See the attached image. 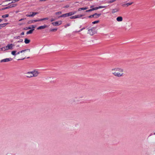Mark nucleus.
Instances as JSON below:
<instances>
[{
	"instance_id": "nucleus-21",
	"label": "nucleus",
	"mask_w": 155,
	"mask_h": 155,
	"mask_svg": "<svg viewBox=\"0 0 155 155\" xmlns=\"http://www.w3.org/2000/svg\"><path fill=\"white\" fill-rule=\"evenodd\" d=\"M16 51H12L11 52V54L15 56L17 54V53H16Z\"/></svg>"
},
{
	"instance_id": "nucleus-40",
	"label": "nucleus",
	"mask_w": 155,
	"mask_h": 155,
	"mask_svg": "<svg viewBox=\"0 0 155 155\" xmlns=\"http://www.w3.org/2000/svg\"><path fill=\"white\" fill-rule=\"evenodd\" d=\"M6 155H14L11 153H8Z\"/></svg>"
},
{
	"instance_id": "nucleus-34",
	"label": "nucleus",
	"mask_w": 155,
	"mask_h": 155,
	"mask_svg": "<svg viewBox=\"0 0 155 155\" xmlns=\"http://www.w3.org/2000/svg\"><path fill=\"white\" fill-rule=\"evenodd\" d=\"M93 11V10H92V9H89L88 10H87L86 11V12H91V11Z\"/></svg>"
},
{
	"instance_id": "nucleus-60",
	"label": "nucleus",
	"mask_w": 155,
	"mask_h": 155,
	"mask_svg": "<svg viewBox=\"0 0 155 155\" xmlns=\"http://www.w3.org/2000/svg\"><path fill=\"white\" fill-rule=\"evenodd\" d=\"M82 97H80V98H82Z\"/></svg>"
},
{
	"instance_id": "nucleus-27",
	"label": "nucleus",
	"mask_w": 155,
	"mask_h": 155,
	"mask_svg": "<svg viewBox=\"0 0 155 155\" xmlns=\"http://www.w3.org/2000/svg\"><path fill=\"white\" fill-rule=\"evenodd\" d=\"M99 22V20L93 22H92V23L93 24H94L98 23Z\"/></svg>"
},
{
	"instance_id": "nucleus-64",
	"label": "nucleus",
	"mask_w": 155,
	"mask_h": 155,
	"mask_svg": "<svg viewBox=\"0 0 155 155\" xmlns=\"http://www.w3.org/2000/svg\"><path fill=\"white\" fill-rule=\"evenodd\" d=\"M8 1V0L6 1Z\"/></svg>"
},
{
	"instance_id": "nucleus-26",
	"label": "nucleus",
	"mask_w": 155,
	"mask_h": 155,
	"mask_svg": "<svg viewBox=\"0 0 155 155\" xmlns=\"http://www.w3.org/2000/svg\"><path fill=\"white\" fill-rule=\"evenodd\" d=\"M8 16H9L8 14H6V15H2V17L3 18H6V17H8Z\"/></svg>"
},
{
	"instance_id": "nucleus-29",
	"label": "nucleus",
	"mask_w": 155,
	"mask_h": 155,
	"mask_svg": "<svg viewBox=\"0 0 155 155\" xmlns=\"http://www.w3.org/2000/svg\"><path fill=\"white\" fill-rule=\"evenodd\" d=\"M70 18L71 19H75V18H76V15H74V16H71V17Z\"/></svg>"
},
{
	"instance_id": "nucleus-54",
	"label": "nucleus",
	"mask_w": 155,
	"mask_h": 155,
	"mask_svg": "<svg viewBox=\"0 0 155 155\" xmlns=\"http://www.w3.org/2000/svg\"><path fill=\"white\" fill-rule=\"evenodd\" d=\"M46 0H40V1H41V2H42V1H46Z\"/></svg>"
},
{
	"instance_id": "nucleus-14",
	"label": "nucleus",
	"mask_w": 155,
	"mask_h": 155,
	"mask_svg": "<svg viewBox=\"0 0 155 155\" xmlns=\"http://www.w3.org/2000/svg\"><path fill=\"white\" fill-rule=\"evenodd\" d=\"M68 17L67 15V13L62 15H61L58 17V18L62 17Z\"/></svg>"
},
{
	"instance_id": "nucleus-33",
	"label": "nucleus",
	"mask_w": 155,
	"mask_h": 155,
	"mask_svg": "<svg viewBox=\"0 0 155 155\" xmlns=\"http://www.w3.org/2000/svg\"><path fill=\"white\" fill-rule=\"evenodd\" d=\"M88 9V8L86 7H85V8H81V9L82 10H86V9Z\"/></svg>"
},
{
	"instance_id": "nucleus-12",
	"label": "nucleus",
	"mask_w": 155,
	"mask_h": 155,
	"mask_svg": "<svg viewBox=\"0 0 155 155\" xmlns=\"http://www.w3.org/2000/svg\"><path fill=\"white\" fill-rule=\"evenodd\" d=\"M38 21H39V19L38 20H34L32 21H29L28 23V24H30L32 22H36Z\"/></svg>"
},
{
	"instance_id": "nucleus-31",
	"label": "nucleus",
	"mask_w": 155,
	"mask_h": 155,
	"mask_svg": "<svg viewBox=\"0 0 155 155\" xmlns=\"http://www.w3.org/2000/svg\"><path fill=\"white\" fill-rule=\"evenodd\" d=\"M92 9L93 11L97 10V9H98V7L93 8H92Z\"/></svg>"
},
{
	"instance_id": "nucleus-52",
	"label": "nucleus",
	"mask_w": 155,
	"mask_h": 155,
	"mask_svg": "<svg viewBox=\"0 0 155 155\" xmlns=\"http://www.w3.org/2000/svg\"><path fill=\"white\" fill-rule=\"evenodd\" d=\"M13 1H15V2H18V1H19V0H13Z\"/></svg>"
},
{
	"instance_id": "nucleus-47",
	"label": "nucleus",
	"mask_w": 155,
	"mask_h": 155,
	"mask_svg": "<svg viewBox=\"0 0 155 155\" xmlns=\"http://www.w3.org/2000/svg\"><path fill=\"white\" fill-rule=\"evenodd\" d=\"M81 9V8H79L78 9V11H81V10H82V9Z\"/></svg>"
},
{
	"instance_id": "nucleus-43",
	"label": "nucleus",
	"mask_w": 155,
	"mask_h": 155,
	"mask_svg": "<svg viewBox=\"0 0 155 155\" xmlns=\"http://www.w3.org/2000/svg\"><path fill=\"white\" fill-rule=\"evenodd\" d=\"M31 28H32V29H34L35 27V26H34L33 25H31Z\"/></svg>"
},
{
	"instance_id": "nucleus-16",
	"label": "nucleus",
	"mask_w": 155,
	"mask_h": 155,
	"mask_svg": "<svg viewBox=\"0 0 155 155\" xmlns=\"http://www.w3.org/2000/svg\"><path fill=\"white\" fill-rule=\"evenodd\" d=\"M34 30V29H32L31 30H29L27 32L26 34L27 35H28L31 34Z\"/></svg>"
},
{
	"instance_id": "nucleus-25",
	"label": "nucleus",
	"mask_w": 155,
	"mask_h": 155,
	"mask_svg": "<svg viewBox=\"0 0 155 155\" xmlns=\"http://www.w3.org/2000/svg\"><path fill=\"white\" fill-rule=\"evenodd\" d=\"M116 0H110V1H108L107 3H111L115 2Z\"/></svg>"
},
{
	"instance_id": "nucleus-56",
	"label": "nucleus",
	"mask_w": 155,
	"mask_h": 155,
	"mask_svg": "<svg viewBox=\"0 0 155 155\" xmlns=\"http://www.w3.org/2000/svg\"><path fill=\"white\" fill-rule=\"evenodd\" d=\"M2 21V19H0V22H1Z\"/></svg>"
},
{
	"instance_id": "nucleus-3",
	"label": "nucleus",
	"mask_w": 155,
	"mask_h": 155,
	"mask_svg": "<svg viewBox=\"0 0 155 155\" xmlns=\"http://www.w3.org/2000/svg\"><path fill=\"white\" fill-rule=\"evenodd\" d=\"M38 14V12H31L30 13V14H26V16L27 17H33L35 15Z\"/></svg>"
},
{
	"instance_id": "nucleus-32",
	"label": "nucleus",
	"mask_w": 155,
	"mask_h": 155,
	"mask_svg": "<svg viewBox=\"0 0 155 155\" xmlns=\"http://www.w3.org/2000/svg\"><path fill=\"white\" fill-rule=\"evenodd\" d=\"M106 7V6H99L98 7V9L103 8H104Z\"/></svg>"
},
{
	"instance_id": "nucleus-30",
	"label": "nucleus",
	"mask_w": 155,
	"mask_h": 155,
	"mask_svg": "<svg viewBox=\"0 0 155 155\" xmlns=\"http://www.w3.org/2000/svg\"><path fill=\"white\" fill-rule=\"evenodd\" d=\"M20 38V36H16L14 37V38L15 39H19Z\"/></svg>"
},
{
	"instance_id": "nucleus-57",
	"label": "nucleus",
	"mask_w": 155,
	"mask_h": 155,
	"mask_svg": "<svg viewBox=\"0 0 155 155\" xmlns=\"http://www.w3.org/2000/svg\"><path fill=\"white\" fill-rule=\"evenodd\" d=\"M19 45H17L16 46V47H19Z\"/></svg>"
},
{
	"instance_id": "nucleus-58",
	"label": "nucleus",
	"mask_w": 155,
	"mask_h": 155,
	"mask_svg": "<svg viewBox=\"0 0 155 155\" xmlns=\"http://www.w3.org/2000/svg\"><path fill=\"white\" fill-rule=\"evenodd\" d=\"M93 7V5H92V6H91L90 8H92V7Z\"/></svg>"
},
{
	"instance_id": "nucleus-6",
	"label": "nucleus",
	"mask_w": 155,
	"mask_h": 155,
	"mask_svg": "<svg viewBox=\"0 0 155 155\" xmlns=\"http://www.w3.org/2000/svg\"><path fill=\"white\" fill-rule=\"evenodd\" d=\"M52 25L55 26H58L61 25V21H56L55 22H52Z\"/></svg>"
},
{
	"instance_id": "nucleus-5",
	"label": "nucleus",
	"mask_w": 155,
	"mask_h": 155,
	"mask_svg": "<svg viewBox=\"0 0 155 155\" xmlns=\"http://www.w3.org/2000/svg\"><path fill=\"white\" fill-rule=\"evenodd\" d=\"M15 45L14 44H10L8 45L6 47V49L7 50L11 49L12 50L13 49V47Z\"/></svg>"
},
{
	"instance_id": "nucleus-19",
	"label": "nucleus",
	"mask_w": 155,
	"mask_h": 155,
	"mask_svg": "<svg viewBox=\"0 0 155 155\" xmlns=\"http://www.w3.org/2000/svg\"><path fill=\"white\" fill-rule=\"evenodd\" d=\"M17 5V4H12V5H9L8 6V7L9 8H12L15 7Z\"/></svg>"
},
{
	"instance_id": "nucleus-50",
	"label": "nucleus",
	"mask_w": 155,
	"mask_h": 155,
	"mask_svg": "<svg viewBox=\"0 0 155 155\" xmlns=\"http://www.w3.org/2000/svg\"><path fill=\"white\" fill-rule=\"evenodd\" d=\"M15 2V1H12L10 3H9V4H11V3H14Z\"/></svg>"
},
{
	"instance_id": "nucleus-53",
	"label": "nucleus",
	"mask_w": 155,
	"mask_h": 155,
	"mask_svg": "<svg viewBox=\"0 0 155 155\" xmlns=\"http://www.w3.org/2000/svg\"><path fill=\"white\" fill-rule=\"evenodd\" d=\"M5 9L9 8L8 6L7 7H5Z\"/></svg>"
},
{
	"instance_id": "nucleus-17",
	"label": "nucleus",
	"mask_w": 155,
	"mask_h": 155,
	"mask_svg": "<svg viewBox=\"0 0 155 155\" xmlns=\"http://www.w3.org/2000/svg\"><path fill=\"white\" fill-rule=\"evenodd\" d=\"M30 40L27 38H25V39L24 42L25 44H28L30 43Z\"/></svg>"
},
{
	"instance_id": "nucleus-22",
	"label": "nucleus",
	"mask_w": 155,
	"mask_h": 155,
	"mask_svg": "<svg viewBox=\"0 0 155 155\" xmlns=\"http://www.w3.org/2000/svg\"><path fill=\"white\" fill-rule=\"evenodd\" d=\"M48 19V18H45L41 19H39V21H43L44 20H47Z\"/></svg>"
},
{
	"instance_id": "nucleus-23",
	"label": "nucleus",
	"mask_w": 155,
	"mask_h": 155,
	"mask_svg": "<svg viewBox=\"0 0 155 155\" xmlns=\"http://www.w3.org/2000/svg\"><path fill=\"white\" fill-rule=\"evenodd\" d=\"M76 17V18H80L81 17L83 16V15H75Z\"/></svg>"
},
{
	"instance_id": "nucleus-37",
	"label": "nucleus",
	"mask_w": 155,
	"mask_h": 155,
	"mask_svg": "<svg viewBox=\"0 0 155 155\" xmlns=\"http://www.w3.org/2000/svg\"><path fill=\"white\" fill-rule=\"evenodd\" d=\"M23 41L22 39H20L17 42H22Z\"/></svg>"
},
{
	"instance_id": "nucleus-24",
	"label": "nucleus",
	"mask_w": 155,
	"mask_h": 155,
	"mask_svg": "<svg viewBox=\"0 0 155 155\" xmlns=\"http://www.w3.org/2000/svg\"><path fill=\"white\" fill-rule=\"evenodd\" d=\"M57 30V28H55L54 29H51L50 30V31L51 32H53V31H56Z\"/></svg>"
},
{
	"instance_id": "nucleus-63",
	"label": "nucleus",
	"mask_w": 155,
	"mask_h": 155,
	"mask_svg": "<svg viewBox=\"0 0 155 155\" xmlns=\"http://www.w3.org/2000/svg\"><path fill=\"white\" fill-rule=\"evenodd\" d=\"M154 134L155 135V132L154 133Z\"/></svg>"
},
{
	"instance_id": "nucleus-46",
	"label": "nucleus",
	"mask_w": 155,
	"mask_h": 155,
	"mask_svg": "<svg viewBox=\"0 0 155 155\" xmlns=\"http://www.w3.org/2000/svg\"><path fill=\"white\" fill-rule=\"evenodd\" d=\"M77 13L76 11H74L73 12V14H75Z\"/></svg>"
},
{
	"instance_id": "nucleus-39",
	"label": "nucleus",
	"mask_w": 155,
	"mask_h": 155,
	"mask_svg": "<svg viewBox=\"0 0 155 155\" xmlns=\"http://www.w3.org/2000/svg\"><path fill=\"white\" fill-rule=\"evenodd\" d=\"M67 15H68V16H69L72 15L71 14V13L70 12L67 13Z\"/></svg>"
},
{
	"instance_id": "nucleus-44",
	"label": "nucleus",
	"mask_w": 155,
	"mask_h": 155,
	"mask_svg": "<svg viewBox=\"0 0 155 155\" xmlns=\"http://www.w3.org/2000/svg\"><path fill=\"white\" fill-rule=\"evenodd\" d=\"M24 32H22V33H21L20 34V35H24Z\"/></svg>"
},
{
	"instance_id": "nucleus-11",
	"label": "nucleus",
	"mask_w": 155,
	"mask_h": 155,
	"mask_svg": "<svg viewBox=\"0 0 155 155\" xmlns=\"http://www.w3.org/2000/svg\"><path fill=\"white\" fill-rule=\"evenodd\" d=\"M32 74V72H29L26 73V76L28 78H31L32 77H33Z\"/></svg>"
},
{
	"instance_id": "nucleus-62",
	"label": "nucleus",
	"mask_w": 155,
	"mask_h": 155,
	"mask_svg": "<svg viewBox=\"0 0 155 155\" xmlns=\"http://www.w3.org/2000/svg\"><path fill=\"white\" fill-rule=\"evenodd\" d=\"M81 26H80V28H81Z\"/></svg>"
},
{
	"instance_id": "nucleus-8",
	"label": "nucleus",
	"mask_w": 155,
	"mask_h": 155,
	"mask_svg": "<svg viewBox=\"0 0 155 155\" xmlns=\"http://www.w3.org/2000/svg\"><path fill=\"white\" fill-rule=\"evenodd\" d=\"M48 26L46 25H43L40 26L38 27L37 29L38 30H41L44 29L45 28H48Z\"/></svg>"
},
{
	"instance_id": "nucleus-61",
	"label": "nucleus",
	"mask_w": 155,
	"mask_h": 155,
	"mask_svg": "<svg viewBox=\"0 0 155 155\" xmlns=\"http://www.w3.org/2000/svg\"><path fill=\"white\" fill-rule=\"evenodd\" d=\"M29 58V57H27V58Z\"/></svg>"
},
{
	"instance_id": "nucleus-7",
	"label": "nucleus",
	"mask_w": 155,
	"mask_h": 155,
	"mask_svg": "<svg viewBox=\"0 0 155 155\" xmlns=\"http://www.w3.org/2000/svg\"><path fill=\"white\" fill-rule=\"evenodd\" d=\"M12 60V59L11 58H6L0 61L1 62H7Z\"/></svg>"
},
{
	"instance_id": "nucleus-59",
	"label": "nucleus",
	"mask_w": 155,
	"mask_h": 155,
	"mask_svg": "<svg viewBox=\"0 0 155 155\" xmlns=\"http://www.w3.org/2000/svg\"><path fill=\"white\" fill-rule=\"evenodd\" d=\"M155 155V151L154 152V155Z\"/></svg>"
},
{
	"instance_id": "nucleus-42",
	"label": "nucleus",
	"mask_w": 155,
	"mask_h": 155,
	"mask_svg": "<svg viewBox=\"0 0 155 155\" xmlns=\"http://www.w3.org/2000/svg\"><path fill=\"white\" fill-rule=\"evenodd\" d=\"M54 20H55V19H54V18H51V22H52V21H54Z\"/></svg>"
},
{
	"instance_id": "nucleus-35",
	"label": "nucleus",
	"mask_w": 155,
	"mask_h": 155,
	"mask_svg": "<svg viewBox=\"0 0 155 155\" xmlns=\"http://www.w3.org/2000/svg\"><path fill=\"white\" fill-rule=\"evenodd\" d=\"M31 29V27H26V28H25L24 29H26V30H28V29Z\"/></svg>"
},
{
	"instance_id": "nucleus-48",
	"label": "nucleus",
	"mask_w": 155,
	"mask_h": 155,
	"mask_svg": "<svg viewBox=\"0 0 155 155\" xmlns=\"http://www.w3.org/2000/svg\"><path fill=\"white\" fill-rule=\"evenodd\" d=\"M69 7V6L68 5H66L65 6V8H67Z\"/></svg>"
},
{
	"instance_id": "nucleus-18",
	"label": "nucleus",
	"mask_w": 155,
	"mask_h": 155,
	"mask_svg": "<svg viewBox=\"0 0 155 155\" xmlns=\"http://www.w3.org/2000/svg\"><path fill=\"white\" fill-rule=\"evenodd\" d=\"M8 24V23H6L0 24V29H1L2 28Z\"/></svg>"
},
{
	"instance_id": "nucleus-20",
	"label": "nucleus",
	"mask_w": 155,
	"mask_h": 155,
	"mask_svg": "<svg viewBox=\"0 0 155 155\" xmlns=\"http://www.w3.org/2000/svg\"><path fill=\"white\" fill-rule=\"evenodd\" d=\"M133 3V2H130V3H127V4H123L122 5V6H125L126 5H127V6L129 5H132V4Z\"/></svg>"
},
{
	"instance_id": "nucleus-41",
	"label": "nucleus",
	"mask_w": 155,
	"mask_h": 155,
	"mask_svg": "<svg viewBox=\"0 0 155 155\" xmlns=\"http://www.w3.org/2000/svg\"><path fill=\"white\" fill-rule=\"evenodd\" d=\"M26 18H21V19H20L19 21H22V20H24Z\"/></svg>"
},
{
	"instance_id": "nucleus-2",
	"label": "nucleus",
	"mask_w": 155,
	"mask_h": 155,
	"mask_svg": "<svg viewBox=\"0 0 155 155\" xmlns=\"http://www.w3.org/2000/svg\"><path fill=\"white\" fill-rule=\"evenodd\" d=\"M101 15V14H97V13H95L93 15H90L88 16V18H91L93 17H94L95 18H97L99 16H100Z\"/></svg>"
},
{
	"instance_id": "nucleus-38",
	"label": "nucleus",
	"mask_w": 155,
	"mask_h": 155,
	"mask_svg": "<svg viewBox=\"0 0 155 155\" xmlns=\"http://www.w3.org/2000/svg\"><path fill=\"white\" fill-rule=\"evenodd\" d=\"M70 25V24L69 23H68L65 26V27L66 28L67 27L69 26Z\"/></svg>"
},
{
	"instance_id": "nucleus-51",
	"label": "nucleus",
	"mask_w": 155,
	"mask_h": 155,
	"mask_svg": "<svg viewBox=\"0 0 155 155\" xmlns=\"http://www.w3.org/2000/svg\"><path fill=\"white\" fill-rule=\"evenodd\" d=\"M25 58H23L22 59H18V60H24V59H25Z\"/></svg>"
},
{
	"instance_id": "nucleus-49",
	"label": "nucleus",
	"mask_w": 155,
	"mask_h": 155,
	"mask_svg": "<svg viewBox=\"0 0 155 155\" xmlns=\"http://www.w3.org/2000/svg\"><path fill=\"white\" fill-rule=\"evenodd\" d=\"M71 13V15H74L73 14V12H70Z\"/></svg>"
},
{
	"instance_id": "nucleus-10",
	"label": "nucleus",
	"mask_w": 155,
	"mask_h": 155,
	"mask_svg": "<svg viewBox=\"0 0 155 155\" xmlns=\"http://www.w3.org/2000/svg\"><path fill=\"white\" fill-rule=\"evenodd\" d=\"M32 72V75L33 77H36L37 76L38 74V72L37 71H31Z\"/></svg>"
},
{
	"instance_id": "nucleus-9",
	"label": "nucleus",
	"mask_w": 155,
	"mask_h": 155,
	"mask_svg": "<svg viewBox=\"0 0 155 155\" xmlns=\"http://www.w3.org/2000/svg\"><path fill=\"white\" fill-rule=\"evenodd\" d=\"M30 51V49H25V50H22V51H21L18 52L17 53V54H19L20 53H22L23 52H25L27 51H29V52Z\"/></svg>"
},
{
	"instance_id": "nucleus-28",
	"label": "nucleus",
	"mask_w": 155,
	"mask_h": 155,
	"mask_svg": "<svg viewBox=\"0 0 155 155\" xmlns=\"http://www.w3.org/2000/svg\"><path fill=\"white\" fill-rule=\"evenodd\" d=\"M61 13H62L60 11V12H56L55 13V14L56 15H59V14H61Z\"/></svg>"
},
{
	"instance_id": "nucleus-36",
	"label": "nucleus",
	"mask_w": 155,
	"mask_h": 155,
	"mask_svg": "<svg viewBox=\"0 0 155 155\" xmlns=\"http://www.w3.org/2000/svg\"><path fill=\"white\" fill-rule=\"evenodd\" d=\"M85 29V27H84V28H81V29L80 30H79L78 31V32H80L81 31H82L84 29Z\"/></svg>"
},
{
	"instance_id": "nucleus-13",
	"label": "nucleus",
	"mask_w": 155,
	"mask_h": 155,
	"mask_svg": "<svg viewBox=\"0 0 155 155\" xmlns=\"http://www.w3.org/2000/svg\"><path fill=\"white\" fill-rule=\"evenodd\" d=\"M117 20L118 21H121L123 20V18L121 16H119L117 18Z\"/></svg>"
},
{
	"instance_id": "nucleus-4",
	"label": "nucleus",
	"mask_w": 155,
	"mask_h": 155,
	"mask_svg": "<svg viewBox=\"0 0 155 155\" xmlns=\"http://www.w3.org/2000/svg\"><path fill=\"white\" fill-rule=\"evenodd\" d=\"M87 29L88 30L87 33L89 34L90 35H93L95 34V31L93 30L92 28L90 29L87 28Z\"/></svg>"
},
{
	"instance_id": "nucleus-1",
	"label": "nucleus",
	"mask_w": 155,
	"mask_h": 155,
	"mask_svg": "<svg viewBox=\"0 0 155 155\" xmlns=\"http://www.w3.org/2000/svg\"><path fill=\"white\" fill-rule=\"evenodd\" d=\"M112 71H117V72L115 71L113 72L112 74L115 76L118 77L123 76L124 74L123 73V70L121 68H113L112 69Z\"/></svg>"
},
{
	"instance_id": "nucleus-45",
	"label": "nucleus",
	"mask_w": 155,
	"mask_h": 155,
	"mask_svg": "<svg viewBox=\"0 0 155 155\" xmlns=\"http://www.w3.org/2000/svg\"><path fill=\"white\" fill-rule=\"evenodd\" d=\"M5 8H1L0 10H5Z\"/></svg>"
},
{
	"instance_id": "nucleus-55",
	"label": "nucleus",
	"mask_w": 155,
	"mask_h": 155,
	"mask_svg": "<svg viewBox=\"0 0 155 155\" xmlns=\"http://www.w3.org/2000/svg\"><path fill=\"white\" fill-rule=\"evenodd\" d=\"M4 21H5V22H6V21H7V20H6V19H4Z\"/></svg>"
},
{
	"instance_id": "nucleus-15",
	"label": "nucleus",
	"mask_w": 155,
	"mask_h": 155,
	"mask_svg": "<svg viewBox=\"0 0 155 155\" xmlns=\"http://www.w3.org/2000/svg\"><path fill=\"white\" fill-rule=\"evenodd\" d=\"M118 11H119V9H118L117 8H114V9H112V13L113 14H114L115 13L118 12Z\"/></svg>"
}]
</instances>
